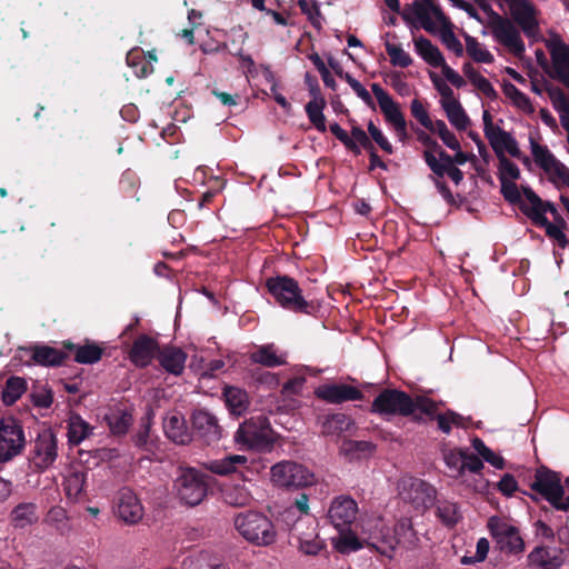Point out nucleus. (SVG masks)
I'll return each mask as SVG.
<instances>
[{
    "mask_svg": "<svg viewBox=\"0 0 569 569\" xmlns=\"http://www.w3.org/2000/svg\"><path fill=\"white\" fill-rule=\"evenodd\" d=\"M386 52L390 58V63L393 67L408 68L412 64L411 56L402 48L401 44L386 42Z\"/></svg>",
    "mask_w": 569,
    "mask_h": 569,
    "instance_id": "obj_45",
    "label": "nucleus"
},
{
    "mask_svg": "<svg viewBox=\"0 0 569 569\" xmlns=\"http://www.w3.org/2000/svg\"><path fill=\"white\" fill-rule=\"evenodd\" d=\"M387 82L392 87V89L400 94L401 97H407L411 93V87L406 81L403 74L399 71H392L388 74Z\"/></svg>",
    "mask_w": 569,
    "mask_h": 569,
    "instance_id": "obj_55",
    "label": "nucleus"
},
{
    "mask_svg": "<svg viewBox=\"0 0 569 569\" xmlns=\"http://www.w3.org/2000/svg\"><path fill=\"white\" fill-rule=\"evenodd\" d=\"M499 159V179L500 181H516L520 177V170L516 163L507 157Z\"/></svg>",
    "mask_w": 569,
    "mask_h": 569,
    "instance_id": "obj_53",
    "label": "nucleus"
},
{
    "mask_svg": "<svg viewBox=\"0 0 569 569\" xmlns=\"http://www.w3.org/2000/svg\"><path fill=\"white\" fill-rule=\"evenodd\" d=\"M423 157L432 172L437 177L443 178L446 174V169H448L447 166L437 159V157L431 151L426 150Z\"/></svg>",
    "mask_w": 569,
    "mask_h": 569,
    "instance_id": "obj_63",
    "label": "nucleus"
},
{
    "mask_svg": "<svg viewBox=\"0 0 569 569\" xmlns=\"http://www.w3.org/2000/svg\"><path fill=\"white\" fill-rule=\"evenodd\" d=\"M158 350V343L149 336L142 335L137 338L129 352V359L137 367H147Z\"/></svg>",
    "mask_w": 569,
    "mask_h": 569,
    "instance_id": "obj_24",
    "label": "nucleus"
},
{
    "mask_svg": "<svg viewBox=\"0 0 569 569\" xmlns=\"http://www.w3.org/2000/svg\"><path fill=\"white\" fill-rule=\"evenodd\" d=\"M107 421L112 433L123 435L131 426L132 416L127 411L116 410L107 416Z\"/></svg>",
    "mask_w": 569,
    "mask_h": 569,
    "instance_id": "obj_44",
    "label": "nucleus"
},
{
    "mask_svg": "<svg viewBox=\"0 0 569 569\" xmlns=\"http://www.w3.org/2000/svg\"><path fill=\"white\" fill-rule=\"evenodd\" d=\"M346 81L351 87V89L356 92V94L369 107L373 108V100L369 91L353 77L349 73L346 74Z\"/></svg>",
    "mask_w": 569,
    "mask_h": 569,
    "instance_id": "obj_59",
    "label": "nucleus"
},
{
    "mask_svg": "<svg viewBox=\"0 0 569 569\" xmlns=\"http://www.w3.org/2000/svg\"><path fill=\"white\" fill-rule=\"evenodd\" d=\"M528 565L533 569H560L565 561V551L555 546H537L527 556Z\"/></svg>",
    "mask_w": 569,
    "mask_h": 569,
    "instance_id": "obj_18",
    "label": "nucleus"
},
{
    "mask_svg": "<svg viewBox=\"0 0 569 569\" xmlns=\"http://www.w3.org/2000/svg\"><path fill=\"white\" fill-rule=\"evenodd\" d=\"M410 110L411 114L422 127L431 128L432 120L420 100L413 99L410 103Z\"/></svg>",
    "mask_w": 569,
    "mask_h": 569,
    "instance_id": "obj_58",
    "label": "nucleus"
},
{
    "mask_svg": "<svg viewBox=\"0 0 569 569\" xmlns=\"http://www.w3.org/2000/svg\"><path fill=\"white\" fill-rule=\"evenodd\" d=\"M58 458V439L51 429H43L37 436L30 450V467L43 472L48 470Z\"/></svg>",
    "mask_w": 569,
    "mask_h": 569,
    "instance_id": "obj_11",
    "label": "nucleus"
},
{
    "mask_svg": "<svg viewBox=\"0 0 569 569\" xmlns=\"http://www.w3.org/2000/svg\"><path fill=\"white\" fill-rule=\"evenodd\" d=\"M26 351L36 363L44 367L60 366L66 358L63 351L50 346H36Z\"/></svg>",
    "mask_w": 569,
    "mask_h": 569,
    "instance_id": "obj_31",
    "label": "nucleus"
},
{
    "mask_svg": "<svg viewBox=\"0 0 569 569\" xmlns=\"http://www.w3.org/2000/svg\"><path fill=\"white\" fill-rule=\"evenodd\" d=\"M463 453L459 449H450L443 452V460L446 466L451 471V476L459 478L463 475Z\"/></svg>",
    "mask_w": 569,
    "mask_h": 569,
    "instance_id": "obj_48",
    "label": "nucleus"
},
{
    "mask_svg": "<svg viewBox=\"0 0 569 569\" xmlns=\"http://www.w3.org/2000/svg\"><path fill=\"white\" fill-rule=\"evenodd\" d=\"M505 93L510 100L513 102L515 106H517L519 109L527 111L530 110L531 103L530 99L521 92L517 87L513 84H509L505 88Z\"/></svg>",
    "mask_w": 569,
    "mask_h": 569,
    "instance_id": "obj_56",
    "label": "nucleus"
},
{
    "mask_svg": "<svg viewBox=\"0 0 569 569\" xmlns=\"http://www.w3.org/2000/svg\"><path fill=\"white\" fill-rule=\"evenodd\" d=\"M367 543L383 556L392 557L399 545H411L415 531L411 520L400 519L391 529L386 519L377 513L361 516L357 525Z\"/></svg>",
    "mask_w": 569,
    "mask_h": 569,
    "instance_id": "obj_1",
    "label": "nucleus"
},
{
    "mask_svg": "<svg viewBox=\"0 0 569 569\" xmlns=\"http://www.w3.org/2000/svg\"><path fill=\"white\" fill-rule=\"evenodd\" d=\"M117 513L126 523H137L143 517V507L137 495L128 488L119 491Z\"/></svg>",
    "mask_w": 569,
    "mask_h": 569,
    "instance_id": "obj_20",
    "label": "nucleus"
},
{
    "mask_svg": "<svg viewBox=\"0 0 569 569\" xmlns=\"http://www.w3.org/2000/svg\"><path fill=\"white\" fill-rule=\"evenodd\" d=\"M501 183V192L506 200L511 203H516L520 201L521 193L515 183V181H500Z\"/></svg>",
    "mask_w": 569,
    "mask_h": 569,
    "instance_id": "obj_62",
    "label": "nucleus"
},
{
    "mask_svg": "<svg viewBox=\"0 0 569 569\" xmlns=\"http://www.w3.org/2000/svg\"><path fill=\"white\" fill-rule=\"evenodd\" d=\"M463 72L471 82V84L483 96H486L489 99H495L497 97V92L491 82L480 72L475 70L470 64L463 66Z\"/></svg>",
    "mask_w": 569,
    "mask_h": 569,
    "instance_id": "obj_38",
    "label": "nucleus"
},
{
    "mask_svg": "<svg viewBox=\"0 0 569 569\" xmlns=\"http://www.w3.org/2000/svg\"><path fill=\"white\" fill-rule=\"evenodd\" d=\"M173 487L178 499L190 507L201 503L208 490L203 475L194 468H180Z\"/></svg>",
    "mask_w": 569,
    "mask_h": 569,
    "instance_id": "obj_8",
    "label": "nucleus"
},
{
    "mask_svg": "<svg viewBox=\"0 0 569 569\" xmlns=\"http://www.w3.org/2000/svg\"><path fill=\"white\" fill-rule=\"evenodd\" d=\"M449 122L460 131L467 130L470 124V119L462 108L459 100H456L445 107H442Z\"/></svg>",
    "mask_w": 569,
    "mask_h": 569,
    "instance_id": "obj_39",
    "label": "nucleus"
},
{
    "mask_svg": "<svg viewBox=\"0 0 569 569\" xmlns=\"http://www.w3.org/2000/svg\"><path fill=\"white\" fill-rule=\"evenodd\" d=\"M415 8L416 18L419 20L420 26L429 33H438L443 46L457 57H461L465 51L463 46L456 37L452 24L440 8L431 6L426 1L417 3Z\"/></svg>",
    "mask_w": 569,
    "mask_h": 569,
    "instance_id": "obj_4",
    "label": "nucleus"
},
{
    "mask_svg": "<svg viewBox=\"0 0 569 569\" xmlns=\"http://www.w3.org/2000/svg\"><path fill=\"white\" fill-rule=\"evenodd\" d=\"M375 412L381 416H410L417 411L431 416L437 411V403L427 397L411 399L406 392L386 389L372 402Z\"/></svg>",
    "mask_w": 569,
    "mask_h": 569,
    "instance_id": "obj_3",
    "label": "nucleus"
},
{
    "mask_svg": "<svg viewBox=\"0 0 569 569\" xmlns=\"http://www.w3.org/2000/svg\"><path fill=\"white\" fill-rule=\"evenodd\" d=\"M373 446L368 441L346 440L342 442L340 451L349 460L362 459L370 455Z\"/></svg>",
    "mask_w": 569,
    "mask_h": 569,
    "instance_id": "obj_41",
    "label": "nucleus"
},
{
    "mask_svg": "<svg viewBox=\"0 0 569 569\" xmlns=\"http://www.w3.org/2000/svg\"><path fill=\"white\" fill-rule=\"evenodd\" d=\"M223 398L227 408L233 416L243 415L249 407V397L244 389L233 386L223 388Z\"/></svg>",
    "mask_w": 569,
    "mask_h": 569,
    "instance_id": "obj_30",
    "label": "nucleus"
},
{
    "mask_svg": "<svg viewBox=\"0 0 569 569\" xmlns=\"http://www.w3.org/2000/svg\"><path fill=\"white\" fill-rule=\"evenodd\" d=\"M166 436L173 442L184 445L189 442L190 435L183 416L177 411L168 412L163 419Z\"/></svg>",
    "mask_w": 569,
    "mask_h": 569,
    "instance_id": "obj_25",
    "label": "nucleus"
},
{
    "mask_svg": "<svg viewBox=\"0 0 569 569\" xmlns=\"http://www.w3.org/2000/svg\"><path fill=\"white\" fill-rule=\"evenodd\" d=\"M248 461L246 456L230 455L221 459L211 460L207 463V469L219 476H228L237 471L238 466H243Z\"/></svg>",
    "mask_w": 569,
    "mask_h": 569,
    "instance_id": "obj_35",
    "label": "nucleus"
},
{
    "mask_svg": "<svg viewBox=\"0 0 569 569\" xmlns=\"http://www.w3.org/2000/svg\"><path fill=\"white\" fill-rule=\"evenodd\" d=\"M325 548V541L317 535H303L299 537V549L309 556L318 555Z\"/></svg>",
    "mask_w": 569,
    "mask_h": 569,
    "instance_id": "obj_51",
    "label": "nucleus"
},
{
    "mask_svg": "<svg viewBox=\"0 0 569 569\" xmlns=\"http://www.w3.org/2000/svg\"><path fill=\"white\" fill-rule=\"evenodd\" d=\"M299 6H300L302 12H305L308 16L311 23L315 27L320 28L322 17H321L319 8L316 4L310 6L306 0H300Z\"/></svg>",
    "mask_w": 569,
    "mask_h": 569,
    "instance_id": "obj_61",
    "label": "nucleus"
},
{
    "mask_svg": "<svg viewBox=\"0 0 569 569\" xmlns=\"http://www.w3.org/2000/svg\"><path fill=\"white\" fill-rule=\"evenodd\" d=\"M357 515L358 505L351 497L340 496L332 500L328 517L339 531L338 536L332 538V543L339 552L348 553L361 548L358 537L350 531V526L357 519Z\"/></svg>",
    "mask_w": 569,
    "mask_h": 569,
    "instance_id": "obj_2",
    "label": "nucleus"
},
{
    "mask_svg": "<svg viewBox=\"0 0 569 569\" xmlns=\"http://www.w3.org/2000/svg\"><path fill=\"white\" fill-rule=\"evenodd\" d=\"M270 478L274 486L281 488H303L316 482L315 475L303 465L284 460L271 467Z\"/></svg>",
    "mask_w": 569,
    "mask_h": 569,
    "instance_id": "obj_9",
    "label": "nucleus"
},
{
    "mask_svg": "<svg viewBox=\"0 0 569 569\" xmlns=\"http://www.w3.org/2000/svg\"><path fill=\"white\" fill-rule=\"evenodd\" d=\"M472 448L486 462L490 463L493 468L503 469V458L488 448L481 439L473 438Z\"/></svg>",
    "mask_w": 569,
    "mask_h": 569,
    "instance_id": "obj_46",
    "label": "nucleus"
},
{
    "mask_svg": "<svg viewBox=\"0 0 569 569\" xmlns=\"http://www.w3.org/2000/svg\"><path fill=\"white\" fill-rule=\"evenodd\" d=\"M510 13L525 36L532 41H539L542 36L539 23V11L528 0H513L510 3Z\"/></svg>",
    "mask_w": 569,
    "mask_h": 569,
    "instance_id": "obj_16",
    "label": "nucleus"
},
{
    "mask_svg": "<svg viewBox=\"0 0 569 569\" xmlns=\"http://www.w3.org/2000/svg\"><path fill=\"white\" fill-rule=\"evenodd\" d=\"M398 491L403 501L411 503L415 509L421 511L432 506L436 499L435 488L413 477L401 478L398 482Z\"/></svg>",
    "mask_w": 569,
    "mask_h": 569,
    "instance_id": "obj_13",
    "label": "nucleus"
},
{
    "mask_svg": "<svg viewBox=\"0 0 569 569\" xmlns=\"http://www.w3.org/2000/svg\"><path fill=\"white\" fill-rule=\"evenodd\" d=\"M287 352H279L274 345L270 343L260 346L250 355V360L254 363L272 368L284 365L287 362Z\"/></svg>",
    "mask_w": 569,
    "mask_h": 569,
    "instance_id": "obj_29",
    "label": "nucleus"
},
{
    "mask_svg": "<svg viewBox=\"0 0 569 569\" xmlns=\"http://www.w3.org/2000/svg\"><path fill=\"white\" fill-rule=\"evenodd\" d=\"M267 288L283 309L308 313L309 303L302 297L301 289L295 279L287 276L271 278L267 281Z\"/></svg>",
    "mask_w": 569,
    "mask_h": 569,
    "instance_id": "obj_6",
    "label": "nucleus"
},
{
    "mask_svg": "<svg viewBox=\"0 0 569 569\" xmlns=\"http://www.w3.org/2000/svg\"><path fill=\"white\" fill-rule=\"evenodd\" d=\"M371 90L379 108L385 116L386 121L392 127L396 137L400 142H405L408 138L407 122L399 108V104L391 98V96L382 89L378 83L371 84Z\"/></svg>",
    "mask_w": 569,
    "mask_h": 569,
    "instance_id": "obj_15",
    "label": "nucleus"
},
{
    "mask_svg": "<svg viewBox=\"0 0 569 569\" xmlns=\"http://www.w3.org/2000/svg\"><path fill=\"white\" fill-rule=\"evenodd\" d=\"M556 78L561 82L569 81V46L558 34L546 40Z\"/></svg>",
    "mask_w": 569,
    "mask_h": 569,
    "instance_id": "obj_19",
    "label": "nucleus"
},
{
    "mask_svg": "<svg viewBox=\"0 0 569 569\" xmlns=\"http://www.w3.org/2000/svg\"><path fill=\"white\" fill-rule=\"evenodd\" d=\"M499 491L505 496H512L518 489L517 480L512 475L506 473L498 482Z\"/></svg>",
    "mask_w": 569,
    "mask_h": 569,
    "instance_id": "obj_64",
    "label": "nucleus"
},
{
    "mask_svg": "<svg viewBox=\"0 0 569 569\" xmlns=\"http://www.w3.org/2000/svg\"><path fill=\"white\" fill-rule=\"evenodd\" d=\"M438 68L441 69V73L445 77V79L450 82L456 88H462L466 84V81L455 70L452 69L446 60L440 64Z\"/></svg>",
    "mask_w": 569,
    "mask_h": 569,
    "instance_id": "obj_60",
    "label": "nucleus"
},
{
    "mask_svg": "<svg viewBox=\"0 0 569 569\" xmlns=\"http://www.w3.org/2000/svg\"><path fill=\"white\" fill-rule=\"evenodd\" d=\"M91 433L90 425L84 421L80 416L73 415L68 422V438L69 442L79 445Z\"/></svg>",
    "mask_w": 569,
    "mask_h": 569,
    "instance_id": "obj_40",
    "label": "nucleus"
},
{
    "mask_svg": "<svg viewBox=\"0 0 569 569\" xmlns=\"http://www.w3.org/2000/svg\"><path fill=\"white\" fill-rule=\"evenodd\" d=\"M488 28L493 40L515 57L521 58L525 54L526 44L520 30L511 20L495 13L489 19Z\"/></svg>",
    "mask_w": 569,
    "mask_h": 569,
    "instance_id": "obj_10",
    "label": "nucleus"
},
{
    "mask_svg": "<svg viewBox=\"0 0 569 569\" xmlns=\"http://www.w3.org/2000/svg\"><path fill=\"white\" fill-rule=\"evenodd\" d=\"M437 421H438V428L443 433H449L451 431L452 426L459 427V426L463 425L462 418L452 411H448L443 415H438Z\"/></svg>",
    "mask_w": 569,
    "mask_h": 569,
    "instance_id": "obj_57",
    "label": "nucleus"
},
{
    "mask_svg": "<svg viewBox=\"0 0 569 569\" xmlns=\"http://www.w3.org/2000/svg\"><path fill=\"white\" fill-rule=\"evenodd\" d=\"M548 96L553 109L559 116L562 128L567 131V142L569 152V99L565 91L560 88L548 89Z\"/></svg>",
    "mask_w": 569,
    "mask_h": 569,
    "instance_id": "obj_34",
    "label": "nucleus"
},
{
    "mask_svg": "<svg viewBox=\"0 0 569 569\" xmlns=\"http://www.w3.org/2000/svg\"><path fill=\"white\" fill-rule=\"evenodd\" d=\"M525 202L522 204L523 212L532 219L533 222L547 223V208L545 202L530 189L523 188Z\"/></svg>",
    "mask_w": 569,
    "mask_h": 569,
    "instance_id": "obj_32",
    "label": "nucleus"
},
{
    "mask_svg": "<svg viewBox=\"0 0 569 569\" xmlns=\"http://www.w3.org/2000/svg\"><path fill=\"white\" fill-rule=\"evenodd\" d=\"M438 516L447 526H453L460 519V512L455 502L443 501L438 506Z\"/></svg>",
    "mask_w": 569,
    "mask_h": 569,
    "instance_id": "obj_52",
    "label": "nucleus"
},
{
    "mask_svg": "<svg viewBox=\"0 0 569 569\" xmlns=\"http://www.w3.org/2000/svg\"><path fill=\"white\" fill-rule=\"evenodd\" d=\"M325 108L326 100L309 101L305 107L309 121L319 132H325L327 130L326 117L323 114Z\"/></svg>",
    "mask_w": 569,
    "mask_h": 569,
    "instance_id": "obj_42",
    "label": "nucleus"
},
{
    "mask_svg": "<svg viewBox=\"0 0 569 569\" xmlns=\"http://www.w3.org/2000/svg\"><path fill=\"white\" fill-rule=\"evenodd\" d=\"M487 139L493 149L497 158H503L506 154H509L513 158H521V151L519 144L515 137L499 128L498 130H490V133L487 132Z\"/></svg>",
    "mask_w": 569,
    "mask_h": 569,
    "instance_id": "obj_21",
    "label": "nucleus"
},
{
    "mask_svg": "<svg viewBox=\"0 0 569 569\" xmlns=\"http://www.w3.org/2000/svg\"><path fill=\"white\" fill-rule=\"evenodd\" d=\"M530 488L555 509H565L567 507L563 503L565 489L557 472L546 467L537 469Z\"/></svg>",
    "mask_w": 569,
    "mask_h": 569,
    "instance_id": "obj_12",
    "label": "nucleus"
},
{
    "mask_svg": "<svg viewBox=\"0 0 569 569\" xmlns=\"http://www.w3.org/2000/svg\"><path fill=\"white\" fill-rule=\"evenodd\" d=\"M489 529L500 550L507 553H519L525 548L519 530L496 517L490 518Z\"/></svg>",
    "mask_w": 569,
    "mask_h": 569,
    "instance_id": "obj_17",
    "label": "nucleus"
},
{
    "mask_svg": "<svg viewBox=\"0 0 569 569\" xmlns=\"http://www.w3.org/2000/svg\"><path fill=\"white\" fill-rule=\"evenodd\" d=\"M26 381L20 377H11L7 380L2 390V400L6 405H13L24 392Z\"/></svg>",
    "mask_w": 569,
    "mask_h": 569,
    "instance_id": "obj_43",
    "label": "nucleus"
},
{
    "mask_svg": "<svg viewBox=\"0 0 569 569\" xmlns=\"http://www.w3.org/2000/svg\"><path fill=\"white\" fill-rule=\"evenodd\" d=\"M466 51L468 56L478 63H492L495 61L493 54L488 48L480 43L475 37L465 33Z\"/></svg>",
    "mask_w": 569,
    "mask_h": 569,
    "instance_id": "obj_37",
    "label": "nucleus"
},
{
    "mask_svg": "<svg viewBox=\"0 0 569 569\" xmlns=\"http://www.w3.org/2000/svg\"><path fill=\"white\" fill-rule=\"evenodd\" d=\"M192 425L199 437L208 443L214 442L221 437V429L217 418L209 411H194L192 415Z\"/></svg>",
    "mask_w": 569,
    "mask_h": 569,
    "instance_id": "obj_23",
    "label": "nucleus"
},
{
    "mask_svg": "<svg viewBox=\"0 0 569 569\" xmlns=\"http://www.w3.org/2000/svg\"><path fill=\"white\" fill-rule=\"evenodd\" d=\"M429 76H430V80H431L435 89L438 91V93L440 96L439 102H440L441 108L458 100L455 97V92H453L452 88L445 80H442L436 73H430Z\"/></svg>",
    "mask_w": 569,
    "mask_h": 569,
    "instance_id": "obj_50",
    "label": "nucleus"
},
{
    "mask_svg": "<svg viewBox=\"0 0 569 569\" xmlns=\"http://www.w3.org/2000/svg\"><path fill=\"white\" fill-rule=\"evenodd\" d=\"M64 491L70 499H77L83 490L84 473L81 471L70 472L63 482Z\"/></svg>",
    "mask_w": 569,
    "mask_h": 569,
    "instance_id": "obj_49",
    "label": "nucleus"
},
{
    "mask_svg": "<svg viewBox=\"0 0 569 569\" xmlns=\"http://www.w3.org/2000/svg\"><path fill=\"white\" fill-rule=\"evenodd\" d=\"M221 497L227 505L237 508L248 507L253 500L249 487L239 482L226 483L221 488Z\"/></svg>",
    "mask_w": 569,
    "mask_h": 569,
    "instance_id": "obj_26",
    "label": "nucleus"
},
{
    "mask_svg": "<svg viewBox=\"0 0 569 569\" xmlns=\"http://www.w3.org/2000/svg\"><path fill=\"white\" fill-rule=\"evenodd\" d=\"M488 552H489V541L486 538H480L477 541L476 553L472 556L465 555L461 558V563L462 565H475V563L481 562L487 558Z\"/></svg>",
    "mask_w": 569,
    "mask_h": 569,
    "instance_id": "obj_54",
    "label": "nucleus"
},
{
    "mask_svg": "<svg viewBox=\"0 0 569 569\" xmlns=\"http://www.w3.org/2000/svg\"><path fill=\"white\" fill-rule=\"evenodd\" d=\"M157 61L152 52H148V59L140 49H132L127 54V64L139 78H144L153 71L152 62Z\"/></svg>",
    "mask_w": 569,
    "mask_h": 569,
    "instance_id": "obj_33",
    "label": "nucleus"
},
{
    "mask_svg": "<svg viewBox=\"0 0 569 569\" xmlns=\"http://www.w3.org/2000/svg\"><path fill=\"white\" fill-rule=\"evenodd\" d=\"M102 357V349L97 345H84L77 347L74 360L79 363L92 365Z\"/></svg>",
    "mask_w": 569,
    "mask_h": 569,
    "instance_id": "obj_47",
    "label": "nucleus"
},
{
    "mask_svg": "<svg viewBox=\"0 0 569 569\" xmlns=\"http://www.w3.org/2000/svg\"><path fill=\"white\" fill-rule=\"evenodd\" d=\"M237 531L249 542L267 547L277 539V531L271 520L261 512L238 513L233 520Z\"/></svg>",
    "mask_w": 569,
    "mask_h": 569,
    "instance_id": "obj_5",
    "label": "nucleus"
},
{
    "mask_svg": "<svg viewBox=\"0 0 569 569\" xmlns=\"http://www.w3.org/2000/svg\"><path fill=\"white\" fill-rule=\"evenodd\" d=\"M37 507L31 502L18 505L11 512V519L17 528H24L38 520Z\"/></svg>",
    "mask_w": 569,
    "mask_h": 569,
    "instance_id": "obj_36",
    "label": "nucleus"
},
{
    "mask_svg": "<svg viewBox=\"0 0 569 569\" xmlns=\"http://www.w3.org/2000/svg\"><path fill=\"white\" fill-rule=\"evenodd\" d=\"M234 442L240 449H269L273 439L267 418H250L241 423L234 433Z\"/></svg>",
    "mask_w": 569,
    "mask_h": 569,
    "instance_id": "obj_7",
    "label": "nucleus"
},
{
    "mask_svg": "<svg viewBox=\"0 0 569 569\" xmlns=\"http://www.w3.org/2000/svg\"><path fill=\"white\" fill-rule=\"evenodd\" d=\"M315 393L318 398L330 403H340L361 398V392L357 388L342 383L319 386L316 388Z\"/></svg>",
    "mask_w": 569,
    "mask_h": 569,
    "instance_id": "obj_22",
    "label": "nucleus"
},
{
    "mask_svg": "<svg viewBox=\"0 0 569 569\" xmlns=\"http://www.w3.org/2000/svg\"><path fill=\"white\" fill-rule=\"evenodd\" d=\"M415 52L430 67L438 68L446 60L441 51L425 37L413 38Z\"/></svg>",
    "mask_w": 569,
    "mask_h": 569,
    "instance_id": "obj_28",
    "label": "nucleus"
},
{
    "mask_svg": "<svg viewBox=\"0 0 569 569\" xmlns=\"http://www.w3.org/2000/svg\"><path fill=\"white\" fill-rule=\"evenodd\" d=\"M26 445L21 425L12 417L0 419V462H8L18 456Z\"/></svg>",
    "mask_w": 569,
    "mask_h": 569,
    "instance_id": "obj_14",
    "label": "nucleus"
},
{
    "mask_svg": "<svg viewBox=\"0 0 569 569\" xmlns=\"http://www.w3.org/2000/svg\"><path fill=\"white\" fill-rule=\"evenodd\" d=\"M158 360L167 372L179 376L184 369L187 355L179 348L167 347L159 352Z\"/></svg>",
    "mask_w": 569,
    "mask_h": 569,
    "instance_id": "obj_27",
    "label": "nucleus"
}]
</instances>
